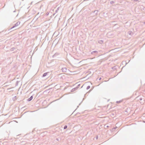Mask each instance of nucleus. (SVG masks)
I'll list each match as a JSON object with an SVG mask.
<instances>
[{
  "mask_svg": "<svg viewBox=\"0 0 145 145\" xmlns=\"http://www.w3.org/2000/svg\"><path fill=\"white\" fill-rule=\"evenodd\" d=\"M33 96H31V97L29 98L28 99V101H30L33 99Z\"/></svg>",
  "mask_w": 145,
  "mask_h": 145,
  "instance_id": "obj_1",
  "label": "nucleus"
},
{
  "mask_svg": "<svg viewBox=\"0 0 145 145\" xmlns=\"http://www.w3.org/2000/svg\"><path fill=\"white\" fill-rule=\"evenodd\" d=\"M47 74V73H44L43 75V76L44 77L46 76Z\"/></svg>",
  "mask_w": 145,
  "mask_h": 145,
  "instance_id": "obj_2",
  "label": "nucleus"
},
{
  "mask_svg": "<svg viewBox=\"0 0 145 145\" xmlns=\"http://www.w3.org/2000/svg\"><path fill=\"white\" fill-rule=\"evenodd\" d=\"M67 126L65 125L64 126V129H66L67 128Z\"/></svg>",
  "mask_w": 145,
  "mask_h": 145,
  "instance_id": "obj_3",
  "label": "nucleus"
}]
</instances>
